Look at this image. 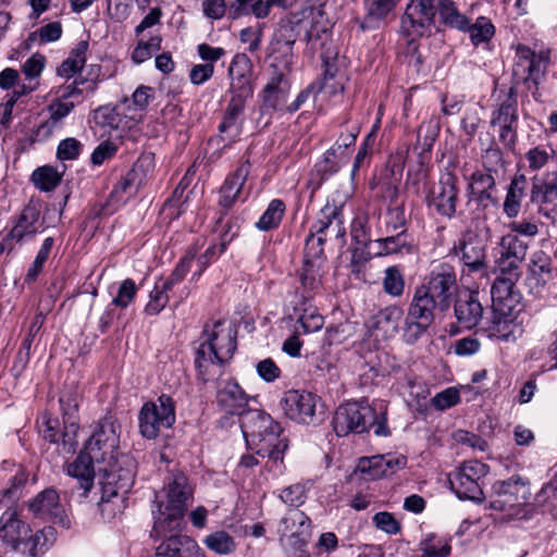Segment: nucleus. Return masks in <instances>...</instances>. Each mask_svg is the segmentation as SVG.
Masks as SVG:
<instances>
[{"instance_id": "obj_1", "label": "nucleus", "mask_w": 557, "mask_h": 557, "mask_svg": "<svg viewBox=\"0 0 557 557\" xmlns=\"http://www.w3.org/2000/svg\"><path fill=\"white\" fill-rule=\"evenodd\" d=\"M242 432L247 446L260 458H268L273 466L283 463L288 440L283 436L281 424L263 410L256 409L244 414Z\"/></svg>"}, {"instance_id": "obj_4", "label": "nucleus", "mask_w": 557, "mask_h": 557, "mask_svg": "<svg viewBox=\"0 0 557 557\" xmlns=\"http://www.w3.org/2000/svg\"><path fill=\"white\" fill-rule=\"evenodd\" d=\"M113 468H101V499L99 508L104 519L111 520L121 513V504L131 491L136 475V461L132 456L122 457Z\"/></svg>"}, {"instance_id": "obj_44", "label": "nucleus", "mask_w": 557, "mask_h": 557, "mask_svg": "<svg viewBox=\"0 0 557 557\" xmlns=\"http://www.w3.org/2000/svg\"><path fill=\"white\" fill-rule=\"evenodd\" d=\"M528 246L524 242L519 239L517 236L503 237L500 243L499 257L513 262H522L527 256Z\"/></svg>"}, {"instance_id": "obj_17", "label": "nucleus", "mask_w": 557, "mask_h": 557, "mask_svg": "<svg viewBox=\"0 0 557 557\" xmlns=\"http://www.w3.org/2000/svg\"><path fill=\"white\" fill-rule=\"evenodd\" d=\"M345 202L336 200L335 197L326 200V203L318 212L315 222L310 226L313 234L324 235L327 238H335L344 244L346 228L344 226V209Z\"/></svg>"}, {"instance_id": "obj_34", "label": "nucleus", "mask_w": 557, "mask_h": 557, "mask_svg": "<svg viewBox=\"0 0 557 557\" xmlns=\"http://www.w3.org/2000/svg\"><path fill=\"white\" fill-rule=\"evenodd\" d=\"M247 67V60L235 57L230 65L228 74L231 77V92L232 97L247 100L252 96V86L249 76L242 71L240 64Z\"/></svg>"}, {"instance_id": "obj_35", "label": "nucleus", "mask_w": 557, "mask_h": 557, "mask_svg": "<svg viewBox=\"0 0 557 557\" xmlns=\"http://www.w3.org/2000/svg\"><path fill=\"white\" fill-rule=\"evenodd\" d=\"M531 201L536 205L549 203L557 199V170L548 173L545 180L533 178Z\"/></svg>"}, {"instance_id": "obj_52", "label": "nucleus", "mask_w": 557, "mask_h": 557, "mask_svg": "<svg viewBox=\"0 0 557 557\" xmlns=\"http://www.w3.org/2000/svg\"><path fill=\"white\" fill-rule=\"evenodd\" d=\"M531 272L545 283L552 278L553 261L544 251H536L532 256Z\"/></svg>"}, {"instance_id": "obj_46", "label": "nucleus", "mask_w": 557, "mask_h": 557, "mask_svg": "<svg viewBox=\"0 0 557 557\" xmlns=\"http://www.w3.org/2000/svg\"><path fill=\"white\" fill-rule=\"evenodd\" d=\"M34 185L42 191L53 190L61 182V175L51 166H41L32 174Z\"/></svg>"}, {"instance_id": "obj_25", "label": "nucleus", "mask_w": 557, "mask_h": 557, "mask_svg": "<svg viewBox=\"0 0 557 557\" xmlns=\"http://www.w3.org/2000/svg\"><path fill=\"white\" fill-rule=\"evenodd\" d=\"M158 557H203L197 543L189 536L172 534L157 547Z\"/></svg>"}, {"instance_id": "obj_47", "label": "nucleus", "mask_w": 557, "mask_h": 557, "mask_svg": "<svg viewBox=\"0 0 557 557\" xmlns=\"http://www.w3.org/2000/svg\"><path fill=\"white\" fill-rule=\"evenodd\" d=\"M465 32H469L470 39L474 46H479L482 42H487L492 39L495 27L491 20L485 16L476 18L474 24L469 23V28Z\"/></svg>"}, {"instance_id": "obj_58", "label": "nucleus", "mask_w": 557, "mask_h": 557, "mask_svg": "<svg viewBox=\"0 0 557 557\" xmlns=\"http://www.w3.org/2000/svg\"><path fill=\"white\" fill-rule=\"evenodd\" d=\"M482 164L486 172L498 175L505 166L504 156L498 147H490L482 154Z\"/></svg>"}, {"instance_id": "obj_62", "label": "nucleus", "mask_w": 557, "mask_h": 557, "mask_svg": "<svg viewBox=\"0 0 557 557\" xmlns=\"http://www.w3.org/2000/svg\"><path fill=\"white\" fill-rule=\"evenodd\" d=\"M280 498L288 506L299 507L307 498L306 487L300 483L289 485L282 491Z\"/></svg>"}, {"instance_id": "obj_55", "label": "nucleus", "mask_w": 557, "mask_h": 557, "mask_svg": "<svg viewBox=\"0 0 557 557\" xmlns=\"http://www.w3.org/2000/svg\"><path fill=\"white\" fill-rule=\"evenodd\" d=\"M206 544L208 548L218 554H228L235 548L233 537L224 531L214 532L207 536Z\"/></svg>"}, {"instance_id": "obj_45", "label": "nucleus", "mask_w": 557, "mask_h": 557, "mask_svg": "<svg viewBox=\"0 0 557 557\" xmlns=\"http://www.w3.org/2000/svg\"><path fill=\"white\" fill-rule=\"evenodd\" d=\"M62 35L60 22H50L35 32H32L25 40V48L29 49L30 44L39 40L40 44L57 41Z\"/></svg>"}, {"instance_id": "obj_28", "label": "nucleus", "mask_w": 557, "mask_h": 557, "mask_svg": "<svg viewBox=\"0 0 557 557\" xmlns=\"http://www.w3.org/2000/svg\"><path fill=\"white\" fill-rule=\"evenodd\" d=\"M41 212L40 203L30 200L22 210L15 225L10 231V237L21 242L25 236H32L38 232V222Z\"/></svg>"}, {"instance_id": "obj_5", "label": "nucleus", "mask_w": 557, "mask_h": 557, "mask_svg": "<svg viewBox=\"0 0 557 557\" xmlns=\"http://www.w3.org/2000/svg\"><path fill=\"white\" fill-rule=\"evenodd\" d=\"M333 429L337 436L362 434L374 428L376 436H388L387 412L380 414L366 400L348 401L341 405L333 417Z\"/></svg>"}, {"instance_id": "obj_48", "label": "nucleus", "mask_w": 557, "mask_h": 557, "mask_svg": "<svg viewBox=\"0 0 557 557\" xmlns=\"http://www.w3.org/2000/svg\"><path fill=\"white\" fill-rule=\"evenodd\" d=\"M293 48L289 45L284 44L272 35L270 45L268 47L269 57L272 59L271 63H278L284 67L293 64Z\"/></svg>"}, {"instance_id": "obj_42", "label": "nucleus", "mask_w": 557, "mask_h": 557, "mask_svg": "<svg viewBox=\"0 0 557 557\" xmlns=\"http://www.w3.org/2000/svg\"><path fill=\"white\" fill-rule=\"evenodd\" d=\"M288 94L289 89L264 86L263 104L260 109L261 113L271 115L274 111L281 110L286 103Z\"/></svg>"}, {"instance_id": "obj_49", "label": "nucleus", "mask_w": 557, "mask_h": 557, "mask_svg": "<svg viewBox=\"0 0 557 557\" xmlns=\"http://www.w3.org/2000/svg\"><path fill=\"white\" fill-rule=\"evenodd\" d=\"M94 120L96 124L103 128L117 129L122 122V115L115 107L104 104L94 111Z\"/></svg>"}, {"instance_id": "obj_18", "label": "nucleus", "mask_w": 557, "mask_h": 557, "mask_svg": "<svg viewBox=\"0 0 557 557\" xmlns=\"http://www.w3.org/2000/svg\"><path fill=\"white\" fill-rule=\"evenodd\" d=\"M318 397L307 391L289 389L284 393L281 406L285 414L301 424H315Z\"/></svg>"}, {"instance_id": "obj_11", "label": "nucleus", "mask_w": 557, "mask_h": 557, "mask_svg": "<svg viewBox=\"0 0 557 557\" xmlns=\"http://www.w3.org/2000/svg\"><path fill=\"white\" fill-rule=\"evenodd\" d=\"M486 474V465L476 460L466 461L450 474L449 484L458 498L480 503L484 499L481 480Z\"/></svg>"}, {"instance_id": "obj_8", "label": "nucleus", "mask_w": 557, "mask_h": 557, "mask_svg": "<svg viewBox=\"0 0 557 557\" xmlns=\"http://www.w3.org/2000/svg\"><path fill=\"white\" fill-rule=\"evenodd\" d=\"M189 495L187 478L182 473L174 474L168 484V503L164 511H161V505L158 506L163 520H156L154 527L169 531L180 530Z\"/></svg>"}, {"instance_id": "obj_40", "label": "nucleus", "mask_w": 557, "mask_h": 557, "mask_svg": "<svg viewBox=\"0 0 557 557\" xmlns=\"http://www.w3.org/2000/svg\"><path fill=\"white\" fill-rule=\"evenodd\" d=\"M88 46V41H79L71 51L69 58L64 60L58 67V75L62 77H70L79 72L86 63Z\"/></svg>"}, {"instance_id": "obj_50", "label": "nucleus", "mask_w": 557, "mask_h": 557, "mask_svg": "<svg viewBox=\"0 0 557 557\" xmlns=\"http://www.w3.org/2000/svg\"><path fill=\"white\" fill-rule=\"evenodd\" d=\"M383 288L392 297H399L405 289V278L397 267H388L383 278Z\"/></svg>"}, {"instance_id": "obj_19", "label": "nucleus", "mask_w": 557, "mask_h": 557, "mask_svg": "<svg viewBox=\"0 0 557 557\" xmlns=\"http://www.w3.org/2000/svg\"><path fill=\"white\" fill-rule=\"evenodd\" d=\"M35 517L51 521L64 529L70 528L71 521L65 508L60 503V495L53 487H48L38 493L28 505Z\"/></svg>"}, {"instance_id": "obj_38", "label": "nucleus", "mask_w": 557, "mask_h": 557, "mask_svg": "<svg viewBox=\"0 0 557 557\" xmlns=\"http://www.w3.org/2000/svg\"><path fill=\"white\" fill-rule=\"evenodd\" d=\"M513 311L503 313L499 310L493 309L491 324L487 327L490 336L508 341L510 337H515V331L517 325L513 323L511 318Z\"/></svg>"}, {"instance_id": "obj_16", "label": "nucleus", "mask_w": 557, "mask_h": 557, "mask_svg": "<svg viewBox=\"0 0 557 557\" xmlns=\"http://www.w3.org/2000/svg\"><path fill=\"white\" fill-rule=\"evenodd\" d=\"M459 199L458 178L448 172L441 176L440 182L426 196V203L447 219H453L457 213Z\"/></svg>"}, {"instance_id": "obj_3", "label": "nucleus", "mask_w": 557, "mask_h": 557, "mask_svg": "<svg viewBox=\"0 0 557 557\" xmlns=\"http://www.w3.org/2000/svg\"><path fill=\"white\" fill-rule=\"evenodd\" d=\"M222 325L216 321L211 331L206 326L196 349L195 366L205 383L210 380V369L214 364L223 366L236 350V330L231 326L223 329Z\"/></svg>"}, {"instance_id": "obj_63", "label": "nucleus", "mask_w": 557, "mask_h": 557, "mask_svg": "<svg viewBox=\"0 0 557 557\" xmlns=\"http://www.w3.org/2000/svg\"><path fill=\"white\" fill-rule=\"evenodd\" d=\"M270 70H271L270 79L265 86L290 89V84L287 78L288 74L292 72L290 65H288L287 67H284L283 65H281L278 63H271Z\"/></svg>"}, {"instance_id": "obj_13", "label": "nucleus", "mask_w": 557, "mask_h": 557, "mask_svg": "<svg viewBox=\"0 0 557 557\" xmlns=\"http://www.w3.org/2000/svg\"><path fill=\"white\" fill-rule=\"evenodd\" d=\"M518 100L513 87L506 98L493 110L491 126L498 127L499 141L508 150H513L518 140Z\"/></svg>"}, {"instance_id": "obj_59", "label": "nucleus", "mask_w": 557, "mask_h": 557, "mask_svg": "<svg viewBox=\"0 0 557 557\" xmlns=\"http://www.w3.org/2000/svg\"><path fill=\"white\" fill-rule=\"evenodd\" d=\"M351 237L356 244L360 246H368L371 242L369 218L364 214L357 215L351 222Z\"/></svg>"}, {"instance_id": "obj_33", "label": "nucleus", "mask_w": 557, "mask_h": 557, "mask_svg": "<svg viewBox=\"0 0 557 557\" xmlns=\"http://www.w3.org/2000/svg\"><path fill=\"white\" fill-rule=\"evenodd\" d=\"M286 530L292 532L294 544L305 546L311 536V521L309 517L299 510H292L282 519Z\"/></svg>"}, {"instance_id": "obj_37", "label": "nucleus", "mask_w": 557, "mask_h": 557, "mask_svg": "<svg viewBox=\"0 0 557 557\" xmlns=\"http://www.w3.org/2000/svg\"><path fill=\"white\" fill-rule=\"evenodd\" d=\"M400 0H369L368 13L360 23L363 30L377 27L398 4Z\"/></svg>"}, {"instance_id": "obj_14", "label": "nucleus", "mask_w": 557, "mask_h": 557, "mask_svg": "<svg viewBox=\"0 0 557 557\" xmlns=\"http://www.w3.org/2000/svg\"><path fill=\"white\" fill-rule=\"evenodd\" d=\"M0 535L17 550L22 553L28 552L32 557L37 555L40 534L32 535L29 525L20 520L14 510H8L2 515L0 519Z\"/></svg>"}, {"instance_id": "obj_56", "label": "nucleus", "mask_w": 557, "mask_h": 557, "mask_svg": "<svg viewBox=\"0 0 557 557\" xmlns=\"http://www.w3.org/2000/svg\"><path fill=\"white\" fill-rule=\"evenodd\" d=\"M286 0H253L245 10V16L253 15L258 20L267 18L273 7H285Z\"/></svg>"}, {"instance_id": "obj_23", "label": "nucleus", "mask_w": 557, "mask_h": 557, "mask_svg": "<svg viewBox=\"0 0 557 557\" xmlns=\"http://www.w3.org/2000/svg\"><path fill=\"white\" fill-rule=\"evenodd\" d=\"M59 403L61 406L64 423L61 450L65 454H72L75 451L77 445L76 436L79 429L76 417L78 404L72 393L62 394L60 396Z\"/></svg>"}, {"instance_id": "obj_64", "label": "nucleus", "mask_w": 557, "mask_h": 557, "mask_svg": "<svg viewBox=\"0 0 557 557\" xmlns=\"http://www.w3.org/2000/svg\"><path fill=\"white\" fill-rule=\"evenodd\" d=\"M136 293L135 282L132 278H126L121 283L112 304L116 307L126 308L134 300Z\"/></svg>"}, {"instance_id": "obj_9", "label": "nucleus", "mask_w": 557, "mask_h": 557, "mask_svg": "<svg viewBox=\"0 0 557 557\" xmlns=\"http://www.w3.org/2000/svg\"><path fill=\"white\" fill-rule=\"evenodd\" d=\"M140 434L152 440L158 436L161 429H169L175 422V403L171 396L162 394L158 405L146 403L138 414Z\"/></svg>"}, {"instance_id": "obj_61", "label": "nucleus", "mask_w": 557, "mask_h": 557, "mask_svg": "<svg viewBox=\"0 0 557 557\" xmlns=\"http://www.w3.org/2000/svg\"><path fill=\"white\" fill-rule=\"evenodd\" d=\"M141 168L140 161L137 162L134 168L127 172L125 176H123L117 184L114 186L113 190L110 193V200L120 201L123 198V195L127 193V190L134 184L136 176L138 174L139 169Z\"/></svg>"}, {"instance_id": "obj_31", "label": "nucleus", "mask_w": 557, "mask_h": 557, "mask_svg": "<svg viewBox=\"0 0 557 557\" xmlns=\"http://www.w3.org/2000/svg\"><path fill=\"white\" fill-rule=\"evenodd\" d=\"M338 158L339 156L336 153V148H330L324 153L323 159L314 165L308 180V187L311 188V196H313V194L321 187L325 180L338 171Z\"/></svg>"}, {"instance_id": "obj_24", "label": "nucleus", "mask_w": 557, "mask_h": 557, "mask_svg": "<svg viewBox=\"0 0 557 557\" xmlns=\"http://www.w3.org/2000/svg\"><path fill=\"white\" fill-rule=\"evenodd\" d=\"M519 280L496 276L492 288V309L499 310L503 313L515 311L520 302V294L516 290V284Z\"/></svg>"}, {"instance_id": "obj_26", "label": "nucleus", "mask_w": 557, "mask_h": 557, "mask_svg": "<svg viewBox=\"0 0 557 557\" xmlns=\"http://www.w3.org/2000/svg\"><path fill=\"white\" fill-rule=\"evenodd\" d=\"M96 471H98L96 460L85 450L81 451L75 460L69 463L67 474L77 479L78 488L83 491V497H87L88 492L92 488Z\"/></svg>"}, {"instance_id": "obj_2", "label": "nucleus", "mask_w": 557, "mask_h": 557, "mask_svg": "<svg viewBox=\"0 0 557 557\" xmlns=\"http://www.w3.org/2000/svg\"><path fill=\"white\" fill-rule=\"evenodd\" d=\"M437 12L444 25L458 30L469 28V18L459 12L451 0H410L403 17V25L411 27L416 35L422 36L434 24Z\"/></svg>"}, {"instance_id": "obj_30", "label": "nucleus", "mask_w": 557, "mask_h": 557, "mask_svg": "<svg viewBox=\"0 0 557 557\" xmlns=\"http://www.w3.org/2000/svg\"><path fill=\"white\" fill-rule=\"evenodd\" d=\"M542 60L530 48L519 46L517 49V61L513 65V73L524 81L536 82L542 72Z\"/></svg>"}, {"instance_id": "obj_6", "label": "nucleus", "mask_w": 557, "mask_h": 557, "mask_svg": "<svg viewBox=\"0 0 557 557\" xmlns=\"http://www.w3.org/2000/svg\"><path fill=\"white\" fill-rule=\"evenodd\" d=\"M437 313H441V306L417 286L404 318V342L408 345L416 344L434 324Z\"/></svg>"}, {"instance_id": "obj_54", "label": "nucleus", "mask_w": 557, "mask_h": 557, "mask_svg": "<svg viewBox=\"0 0 557 557\" xmlns=\"http://www.w3.org/2000/svg\"><path fill=\"white\" fill-rule=\"evenodd\" d=\"M384 463L383 455H376L369 458H361L358 465V469L362 473H367L370 479L376 480L387 475Z\"/></svg>"}, {"instance_id": "obj_10", "label": "nucleus", "mask_w": 557, "mask_h": 557, "mask_svg": "<svg viewBox=\"0 0 557 557\" xmlns=\"http://www.w3.org/2000/svg\"><path fill=\"white\" fill-rule=\"evenodd\" d=\"M441 306V313L449 310L453 295L457 290V275L454 265L441 262L433 267L425 281L418 285Z\"/></svg>"}, {"instance_id": "obj_15", "label": "nucleus", "mask_w": 557, "mask_h": 557, "mask_svg": "<svg viewBox=\"0 0 557 557\" xmlns=\"http://www.w3.org/2000/svg\"><path fill=\"white\" fill-rule=\"evenodd\" d=\"M453 302L456 325L451 324V333L455 334L459 330H472L479 325L483 318L484 308L478 290H458Z\"/></svg>"}, {"instance_id": "obj_43", "label": "nucleus", "mask_w": 557, "mask_h": 557, "mask_svg": "<svg viewBox=\"0 0 557 557\" xmlns=\"http://www.w3.org/2000/svg\"><path fill=\"white\" fill-rule=\"evenodd\" d=\"M330 240L324 235L313 234L310 230L305 242V263L307 267H313V263L324 257V244Z\"/></svg>"}, {"instance_id": "obj_27", "label": "nucleus", "mask_w": 557, "mask_h": 557, "mask_svg": "<svg viewBox=\"0 0 557 557\" xmlns=\"http://www.w3.org/2000/svg\"><path fill=\"white\" fill-rule=\"evenodd\" d=\"M404 317V310L397 305H391L379 310L370 320V327L376 335L385 339L394 337L399 330V322Z\"/></svg>"}, {"instance_id": "obj_39", "label": "nucleus", "mask_w": 557, "mask_h": 557, "mask_svg": "<svg viewBox=\"0 0 557 557\" xmlns=\"http://www.w3.org/2000/svg\"><path fill=\"white\" fill-rule=\"evenodd\" d=\"M286 211V205L282 199H273L256 223V227L262 232H269L280 226Z\"/></svg>"}, {"instance_id": "obj_21", "label": "nucleus", "mask_w": 557, "mask_h": 557, "mask_svg": "<svg viewBox=\"0 0 557 557\" xmlns=\"http://www.w3.org/2000/svg\"><path fill=\"white\" fill-rule=\"evenodd\" d=\"M493 493L495 498L492 507L499 510L512 509L528 499V487L520 478L496 481L493 484Z\"/></svg>"}, {"instance_id": "obj_20", "label": "nucleus", "mask_w": 557, "mask_h": 557, "mask_svg": "<svg viewBox=\"0 0 557 557\" xmlns=\"http://www.w3.org/2000/svg\"><path fill=\"white\" fill-rule=\"evenodd\" d=\"M250 171L251 163L249 160H245L238 164L233 173L226 176L219 191V206L222 209V214H226L237 201H245L248 198L249 191L246 190L245 184Z\"/></svg>"}, {"instance_id": "obj_29", "label": "nucleus", "mask_w": 557, "mask_h": 557, "mask_svg": "<svg viewBox=\"0 0 557 557\" xmlns=\"http://www.w3.org/2000/svg\"><path fill=\"white\" fill-rule=\"evenodd\" d=\"M302 34L305 35L307 42H311L313 40L312 30L308 29L307 22L292 17L281 20L273 33V36L284 44L294 47L295 42Z\"/></svg>"}, {"instance_id": "obj_12", "label": "nucleus", "mask_w": 557, "mask_h": 557, "mask_svg": "<svg viewBox=\"0 0 557 557\" xmlns=\"http://www.w3.org/2000/svg\"><path fill=\"white\" fill-rule=\"evenodd\" d=\"M451 253L461 262L462 274H484L487 272L486 245L473 231L468 230L461 234L460 238L454 244Z\"/></svg>"}, {"instance_id": "obj_32", "label": "nucleus", "mask_w": 557, "mask_h": 557, "mask_svg": "<svg viewBox=\"0 0 557 557\" xmlns=\"http://www.w3.org/2000/svg\"><path fill=\"white\" fill-rule=\"evenodd\" d=\"M294 313L305 334L318 332L323 327L324 318L309 302V296L301 295L299 302L294 307Z\"/></svg>"}, {"instance_id": "obj_41", "label": "nucleus", "mask_w": 557, "mask_h": 557, "mask_svg": "<svg viewBox=\"0 0 557 557\" xmlns=\"http://www.w3.org/2000/svg\"><path fill=\"white\" fill-rule=\"evenodd\" d=\"M419 550L421 557H447L451 552V546L447 540L431 533L420 542Z\"/></svg>"}, {"instance_id": "obj_57", "label": "nucleus", "mask_w": 557, "mask_h": 557, "mask_svg": "<svg viewBox=\"0 0 557 557\" xmlns=\"http://www.w3.org/2000/svg\"><path fill=\"white\" fill-rule=\"evenodd\" d=\"M553 154L554 151L552 149L548 150L542 146L531 148L525 153L529 169L534 172L540 171L548 163Z\"/></svg>"}, {"instance_id": "obj_53", "label": "nucleus", "mask_w": 557, "mask_h": 557, "mask_svg": "<svg viewBox=\"0 0 557 557\" xmlns=\"http://www.w3.org/2000/svg\"><path fill=\"white\" fill-rule=\"evenodd\" d=\"M53 244H54V239L52 237H47L44 240V243H42V245H41V247H40V249H39L35 260H34L33 264L30 265V268L27 271L26 282H34V281H36V278L38 277L39 273L42 270V267H44L45 262L49 258V255L51 252Z\"/></svg>"}, {"instance_id": "obj_51", "label": "nucleus", "mask_w": 557, "mask_h": 557, "mask_svg": "<svg viewBox=\"0 0 557 557\" xmlns=\"http://www.w3.org/2000/svg\"><path fill=\"white\" fill-rule=\"evenodd\" d=\"M376 242L385 253H397L404 248L409 251L411 247L407 230L396 232L395 235L380 238Z\"/></svg>"}, {"instance_id": "obj_22", "label": "nucleus", "mask_w": 557, "mask_h": 557, "mask_svg": "<svg viewBox=\"0 0 557 557\" xmlns=\"http://www.w3.org/2000/svg\"><path fill=\"white\" fill-rule=\"evenodd\" d=\"M216 403L220 409L226 414H237L239 417L240 426L244 414L252 410L246 409L248 404L247 395L234 380H228L219 386Z\"/></svg>"}, {"instance_id": "obj_60", "label": "nucleus", "mask_w": 557, "mask_h": 557, "mask_svg": "<svg viewBox=\"0 0 557 557\" xmlns=\"http://www.w3.org/2000/svg\"><path fill=\"white\" fill-rule=\"evenodd\" d=\"M497 176L498 175H495L486 171H475L471 175L470 183L468 185V190L476 189L492 191L493 189H495Z\"/></svg>"}, {"instance_id": "obj_7", "label": "nucleus", "mask_w": 557, "mask_h": 557, "mask_svg": "<svg viewBox=\"0 0 557 557\" xmlns=\"http://www.w3.org/2000/svg\"><path fill=\"white\" fill-rule=\"evenodd\" d=\"M120 443L119 425L113 416H106L97 423L92 434L84 446L97 462L99 474L103 475L101 468H113L112 463L128 456L117 451Z\"/></svg>"}, {"instance_id": "obj_36", "label": "nucleus", "mask_w": 557, "mask_h": 557, "mask_svg": "<svg viewBox=\"0 0 557 557\" xmlns=\"http://www.w3.org/2000/svg\"><path fill=\"white\" fill-rule=\"evenodd\" d=\"M528 181L524 174H516L508 186L507 195L504 201V212L508 218L518 215L521 208V200L524 196Z\"/></svg>"}]
</instances>
